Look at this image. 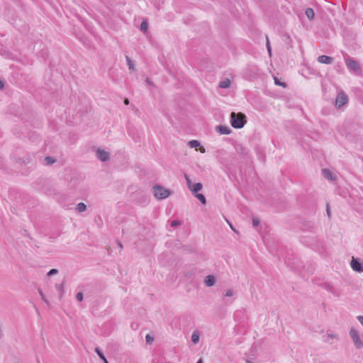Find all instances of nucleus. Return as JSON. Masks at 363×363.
<instances>
[{
  "label": "nucleus",
  "instance_id": "nucleus-13",
  "mask_svg": "<svg viewBox=\"0 0 363 363\" xmlns=\"http://www.w3.org/2000/svg\"><path fill=\"white\" fill-rule=\"evenodd\" d=\"M322 174H323V177L328 180L334 179L332 172L328 169H323Z\"/></svg>",
  "mask_w": 363,
  "mask_h": 363
},
{
  "label": "nucleus",
  "instance_id": "nucleus-29",
  "mask_svg": "<svg viewBox=\"0 0 363 363\" xmlns=\"http://www.w3.org/2000/svg\"><path fill=\"white\" fill-rule=\"evenodd\" d=\"M184 177H185V179L186 181V184L189 187V189H190L191 186H192L193 184L189 178V177L187 175V174H185L184 175Z\"/></svg>",
  "mask_w": 363,
  "mask_h": 363
},
{
  "label": "nucleus",
  "instance_id": "nucleus-43",
  "mask_svg": "<svg viewBox=\"0 0 363 363\" xmlns=\"http://www.w3.org/2000/svg\"><path fill=\"white\" fill-rule=\"evenodd\" d=\"M196 363H203L202 359H200Z\"/></svg>",
  "mask_w": 363,
  "mask_h": 363
},
{
  "label": "nucleus",
  "instance_id": "nucleus-20",
  "mask_svg": "<svg viewBox=\"0 0 363 363\" xmlns=\"http://www.w3.org/2000/svg\"><path fill=\"white\" fill-rule=\"evenodd\" d=\"M148 28V23L147 21H143L140 26V29L143 33H146Z\"/></svg>",
  "mask_w": 363,
  "mask_h": 363
},
{
  "label": "nucleus",
  "instance_id": "nucleus-28",
  "mask_svg": "<svg viewBox=\"0 0 363 363\" xmlns=\"http://www.w3.org/2000/svg\"><path fill=\"white\" fill-rule=\"evenodd\" d=\"M274 84L276 85L281 86L283 87H286V84L283 83V82H281L277 77H274Z\"/></svg>",
  "mask_w": 363,
  "mask_h": 363
},
{
  "label": "nucleus",
  "instance_id": "nucleus-3",
  "mask_svg": "<svg viewBox=\"0 0 363 363\" xmlns=\"http://www.w3.org/2000/svg\"><path fill=\"white\" fill-rule=\"evenodd\" d=\"M154 195L157 199H164L170 195V191L161 186L153 188Z\"/></svg>",
  "mask_w": 363,
  "mask_h": 363
},
{
  "label": "nucleus",
  "instance_id": "nucleus-33",
  "mask_svg": "<svg viewBox=\"0 0 363 363\" xmlns=\"http://www.w3.org/2000/svg\"><path fill=\"white\" fill-rule=\"evenodd\" d=\"M57 272H58V271L56 269H52L49 271V272L48 273V275L52 276V275L56 274Z\"/></svg>",
  "mask_w": 363,
  "mask_h": 363
},
{
  "label": "nucleus",
  "instance_id": "nucleus-40",
  "mask_svg": "<svg viewBox=\"0 0 363 363\" xmlns=\"http://www.w3.org/2000/svg\"><path fill=\"white\" fill-rule=\"evenodd\" d=\"M327 213H328V216H330V211L329 210L328 206L327 207Z\"/></svg>",
  "mask_w": 363,
  "mask_h": 363
},
{
  "label": "nucleus",
  "instance_id": "nucleus-37",
  "mask_svg": "<svg viewBox=\"0 0 363 363\" xmlns=\"http://www.w3.org/2000/svg\"><path fill=\"white\" fill-rule=\"evenodd\" d=\"M124 104H125V105H128V104H129V100H128V99H125V100H124Z\"/></svg>",
  "mask_w": 363,
  "mask_h": 363
},
{
  "label": "nucleus",
  "instance_id": "nucleus-23",
  "mask_svg": "<svg viewBox=\"0 0 363 363\" xmlns=\"http://www.w3.org/2000/svg\"><path fill=\"white\" fill-rule=\"evenodd\" d=\"M86 209V206L82 202H80L77 205V210L80 213L84 212Z\"/></svg>",
  "mask_w": 363,
  "mask_h": 363
},
{
  "label": "nucleus",
  "instance_id": "nucleus-36",
  "mask_svg": "<svg viewBox=\"0 0 363 363\" xmlns=\"http://www.w3.org/2000/svg\"><path fill=\"white\" fill-rule=\"evenodd\" d=\"M4 88V82L0 79V89H3Z\"/></svg>",
  "mask_w": 363,
  "mask_h": 363
},
{
  "label": "nucleus",
  "instance_id": "nucleus-21",
  "mask_svg": "<svg viewBox=\"0 0 363 363\" xmlns=\"http://www.w3.org/2000/svg\"><path fill=\"white\" fill-rule=\"evenodd\" d=\"M189 146L191 148H196L200 146V143L198 140H192L189 142Z\"/></svg>",
  "mask_w": 363,
  "mask_h": 363
},
{
  "label": "nucleus",
  "instance_id": "nucleus-18",
  "mask_svg": "<svg viewBox=\"0 0 363 363\" xmlns=\"http://www.w3.org/2000/svg\"><path fill=\"white\" fill-rule=\"evenodd\" d=\"M95 352L99 355V357L104 361V363H108L106 358L105 357L103 352L101 351V350L99 348L96 347Z\"/></svg>",
  "mask_w": 363,
  "mask_h": 363
},
{
  "label": "nucleus",
  "instance_id": "nucleus-35",
  "mask_svg": "<svg viewBox=\"0 0 363 363\" xmlns=\"http://www.w3.org/2000/svg\"><path fill=\"white\" fill-rule=\"evenodd\" d=\"M357 319L359 320V322L361 323V325L363 326V315H358L357 317Z\"/></svg>",
  "mask_w": 363,
  "mask_h": 363
},
{
  "label": "nucleus",
  "instance_id": "nucleus-24",
  "mask_svg": "<svg viewBox=\"0 0 363 363\" xmlns=\"http://www.w3.org/2000/svg\"><path fill=\"white\" fill-rule=\"evenodd\" d=\"M126 61H127V65L128 66L129 69L134 70L135 67H134L133 62L131 60V59L129 57L126 56Z\"/></svg>",
  "mask_w": 363,
  "mask_h": 363
},
{
  "label": "nucleus",
  "instance_id": "nucleus-27",
  "mask_svg": "<svg viewBox=\"0 0 363 363\" xmlns=\"http://www.w3.org/2000/svg\"><path fill=\"white\" fill-rule=\"evenodd\" d=\"M235 292L233 289H228L225 291L224 296L225 297H231L234 295Z\"/></svg>",
  "mask_w": 363,
  "mask_h": 363
},
{
  "label": "nucleus",
  "instance_id": "nucleus-42",
  "mask_svg": "<svg viewBox=\"0 0 363 363\" xmlns=\"http://www.w3.org/2000/svg\"><path fill=\"white\" fill-rule=\"evenodd\" d=\"M118 247H120L121 248L123 247L121 242H118Z\"/></svg>",
  "mask_w": 363,
  "mask_h": 363
},
{
  "label": "nucleus",
  "instance_id": "nucleus-6",
  "mask_svg": "<svg viewBox=\"0 0 363 363\" xmlns=\"http://www.w3.org/2000/svg\"><path fill=\"white\" fill-rule=\"evenodd\" d=\"M351 268L357 272H363V266L362 264L354 257H352L350 262Z\"/></svg>",
  "mask_w": 363,
  "mask_h": 363
},
{
  "label": "nucleus",
  "instance_id": "nucleus-39",
  "mask_svg": "<svg viewBox=\"0 0 363 363\" xmlns=\"http://www.w3.org/2000/svg\"><path fill=\"white\" fill-rule=\"evenodd\" d=\"M39 293H40V296H41L42 298H43V300H45V299H44V295H43V294L42 291H39Z\"/></svg>",
  "mask_w": 363,
  "mask_h": 363
},
{
  "label": "nucleus",
  "instance_id": "nucleus-30",
  "mask_svg": "<svg viewBox=\"0 0 363 363\" xmlns=\"http://www.w3.org/2000/svg\"><path fill=\"white\" fill-rule=\"evenodd\" d=\"M267 48L269 55L271 56L272 55V48H271L268 38H267Z\"/></svg>",
  "mask_w": 363,
  "mask_h": 363
},
{
  "label": "nucleus",
  "instance_id": "nucleus-26",
  "mask_svg": "<svg viewBox=\"0 0 363 363\" xmlns=\"http://www.w3.org/2000/svg\"><path fill=\"white\" fill-rule=\"evenodd\" d=\"M145 340L147 344H152V342L154 341V337L150 334H147L145 336Z\"/></svg>",
  "mask_w": 363,
  "mask_h": 363
},
{
  "label": "nucleus",
  "instance_id": "nucleus-2",
  "mask_svg": "<svg viewBox=\"0 0 363 363\" xmlns=\"http://www.w3.org/2000/svg\"><path fill=\"white\" fill-rule=\"evenodd\" d=\"M349 335L356 349L359 350L363 347V338L359 331L354 328H351Z\"/></svg>",
  "mask_w": 363,
  "mask_h": 363
},
{
  "label": "nucleus",
  "instance_id": "nucleus-1",
  "mask_svg": "<svg viewBox=\"0 0 363 363\" xmlns=\"http://www.w3.org/2000/svg\"><path fill=\"white\" fill-rule=\"evenodd\" d=\"M246 116L242 113L232 112L230 114V123L235 128H241L246 123Z\"/></svg>",
  "mask_w": 363,
  "mask_h": 363
},
{
  "label": "nucleus",
  "instance_id": "nucleus-10",
  "mask_svg": "<svg viewBox=\"0 0 363 363\" xmlns=\"http://www.w3.org/2000/svg\"><path fill=\"white\" fill-rule=\"evenodd\" d=\"M216 129L221 135H229L231 133L230 128L225 125H218Z\"/></svg>",
  "mask_w": 363,
  "mask_h": 363
},
{
  "label": "nucleus",
  "instance_id": "nucleus-19",
  "mask_svg": "<svg viewBox=\"0 0 363 363\" xmlns=\"http://www.w3.org/2000/svg\"><path fill=\"white\" fill-rule=\"evenodd\" d=\"M305 13L309 19H313L314 17V11L311 8H307Z\"/></svg>",
  "mask_w": 363,
  "mask_h": 363
},
{
  "label": "nucleus",
  "instance_id": "nucleus-4",
  "mask_svg": "<svg viewBox=\"0 0 363 363\" xmlns=\"http://www.w3.org/2000/svg\"><path fill=\"white\" fill-rule=\"evenodd\" d=\"M347 102H348V97H347V94L344 91H340L338 93L337 96L336 98V101H335L336 107L340 108L343 105H345Z\"/></svg>",
  "mask_w": 363,
  "mask_h": 363
},
{
  "label": "nucleus",
  "instance_id": "nucleus-12",
  "mask_svg": "<svg viewBox=\"0 0 363 363\" xmlns=\"http://www.w3.org/2000/svg\"><path fill=\"white\" fill-rule=\"evenodd\" d=\"M203 185L201 183H196L193 184L192 186H191L190 190L194 194H197L199 191L201 190Z\"/></svg>",
  "mask_w": 363,
  "mask_h": 363
},
{
  "label": "nucleus",
  "instance_id": "nucleus-11",
  "mask_svg": "<svg viewBox=\"0 0 363 363\" xmlns=\"http://www.w3.org/2000/svg\"><path fill=\"white\" fill-rule=\"evenodd\" d=\"M216 278L213 275H208L204 279V284L207 286H212L215 284Z\"/></svg>",
  "mask_w": 363,
  "mask_h": 363
},
{
  "label": "nucleus",
  "instance_id": "nucleus-9",
  "mask_svg": "<svg viewBox=\"0 0 363 363\" xmlns=\"http://www.w3.org/2000/svg\"><path fill=\"white\" fill-rule=\"evenodd\" d=\"M317 60L320 63L330 65L333 62V59L331 57L327 55H320Z\"/></svg>",
  "mask_w": 363,
  "mask_h": 363
},
{
  "label": "nucleus",
  "instance_id": "nucleus-14",
  "mask_svg": "<svg viewBox=\"0 0 363 363\" xmlns=\"http://www.w3.org/2000/svg\"><path fill=\"white\" fill-rule=\"evenodd\" d=\"M199 338H200V333H199V332L198 330L194 331L192 335H191V337L192 342L194 345L197 344L199 342Z\"/></svg>",
  "mask_w": 363,
  "mask_h": 363
},
{
  "label": "nucleus",
  "instance_id": "nucleus-7",
  "mask_svg": "<svg viewBox=\"0 0 363 363\" xmlns=\"http://www.w3.org/2000/svg\"><path fill=\"white\" fill-rule=\"evenodd\" d=\"M323 340L325 342L333 344V340H339V335L332 333H328L323 336Z\"/></svg>",
  "mask_w": 363,
  "mask_h": 363
},
{
  "label": "nucleus",
  "instance_id": "nucleus-31",
  "mask_svg": "<svg viewBox=\"0 0 363 363\" xmlns=\"http://www.w3.org/2000/svg\"><path fill=\"white\" fill-rule=\"evenodd\" d=\"M259 224V220L257 218H252V225L254 227H257Z\"/></svg>",
  "mask_w": 363,
  "mask_h": 363
},
{
  "label": "nucleus",
  "instance_id": "nucleus-22",
  "mask_svg": "<svg viewBox=\"0 0 363 363\" xmlns=\"http://www.w3.org/2000/svg\"><path fill=\"white\" fill-rule=\"evenodd\" d=\"M195 197L197 198L203 204H206V200L203 194H194Z\"/></svg>",
  "mask_w": 363,
  "mask_h": 363
},
{
  "label": "nucleus",
  "instance_id": "nucleus-5",
  "mask_svg": "<svg viewBox=\"0 0 363 363\" xmlns=\"http://www.w3.org/2000/svg\"><path fill=\"white\" fill-rule=\"evenodd\" d=\"M345 63L347 68L354 72H359L360 71V66L358 62L355 61L352 58L345 59Z\"/></svg>",
  "mask_w": 363,
  "mask_h": 363
},
{
  "label": "nucleus",
  "instance_id": "nucleus-25",
  "mask_svg": "<svg viewBox=\"0 0 363 363\" xmlns=\"http://www.w3.org/2000/svg\"><path fill=\"white\" fill-rule=\"evenodd\" d=\"M45 161L46 162L47 164H52L55 162V160L51 157H46L45 158Z\"/></svg>",
  "mask_w": 363,
  "mask_h": 363
},
{
  "label": "nucleus",
  "instance_id": "nucleus-38",
  "mask_svg": "<svg viewBox=\"0 0 363 363\" xmlns=\"http://www.w3.org/2000/svg\"><path fill=\"white\" fill-rule=\"evenodd\" d=\"M146 82H147L148 84H150V85L152 84V82H150V80L148 78H147V79H146Z\"/></svg>",
  "mask_w": 363,
  "mask_h": 363
},
{
  "label": "nucleus",
  "instance_id": "nucleus-34",
  "mask_svg": "<svg viewBox=\"0 0 363 363\" xmlns=\"http://www.w3.org/2000/svg\"><path fill=\"white\" fill-rule=\"evenodd\" d=\"M179 225H181V222L179 220H173L171 223L172 227H176Z\"/></svg>",
  "mask_w": 363,
  "mask_h": 363
},
{
  "label": "nucleus",
  "instance_id": "nucleus-8",
  "mask_svg": "<svg viewBox=\"0 0 363 363\" xmlns=\"http://www.w3.org/2000/svg\"><path fill=\"white\" fill-rule=\"evenodd\" d=\"M96 157L101 161L106 162L109 159V154L104 150L98 149L96 151Z\"/></svg>",
  "mask_w": 363,
  "mask_h": 363
},
{
  "label": "nucleus",
  "instance_id": "nucleus-17",
  "mask_svg": "<svg viewBox=\"0 0 363 363\" xmlns=\"http://www.w3.org/2000/svg\"><path fill=\"white\" fill-rule=\"evenodd\" d=\"M55 289L59 293L60 296H63L64 294V284H57L55 285Z\"/></svg>",
  "mask_w": 363,
  "mask_h": 363
},
{
  "label": "nucleus",
  "instance_id": "nucleus-16",
  "mask_svg": "<svg viewBox=\"0 0 363 363\" xmlns=\"http://www.w3.org/2000/svg\"><path fill=\"white\" fill-rule=\"evenodd\" d=\"M230 85V80L229 79H225L221 81L219 84V86L220 88L226 89L228 88Z\"/></svg>",
  "mask_w": 363,
  "mask_h": 363
},
{
  "label": "nucleus",
  "instance_id": "nucleus-44",
  "mask_svg": "<svg viewBox=\"0 0 363 363\" xmlns=\"http://www.w3.org/2000/svg\"><path fill=\"white\" fill-rule=\"evenodd\" d=\"M246 363H252V362L251 361H250V360H247Z\"/></svg>",
  "mask_w": 363,
  "mask_h": 363
},
{
  "label": "nucleus",
  "instance_id": "nucleus-41",
  "mask_svg": "<svg viewBox=\"0 0 363 363\" xmlns=\"http://www.w3.org/2000/svg\"><path fill=\"white\" fill-rule=\"evenodd\" d=\"M200 151L203 153L205 152V149L203 147L200 148Z\"/></svg>",
  "mask_w": 363,
  "mask_h": 363
},
{
  "label": "nucleus",
  "instance_id": "nucleus-32",
  "mask_svg": "<svg viewBox=\"0 0 363 363\" xmlns=\"http://www.w3.org/2000/svg\"><path fill=\"white\" fill-rule=\"evenodd\" d=\"M76 298L79 301H82L83 300V294L82 292H79L76 295Z\"/></svg>",
  "mask_w": 363,
  "mask_h": 363
},
{
  "label": "nucleus",
  "instance_id": "nucleus-15",
  "mask_svg": "<svg viewBox=\"0 0 363 363\" xmlns=\"http://www.w3.org/2000/svg\"><path fill=\"white\" fill-rule=\"evenodd\" d=\"M325 289L327 291H328L329 292L333 294L334 296H340L339 291L336 289H335L333 286H331L330 284H326Z\"/></svg>",
  "mask_w": 363,
  "mask_h": 363
}]
</instances>
